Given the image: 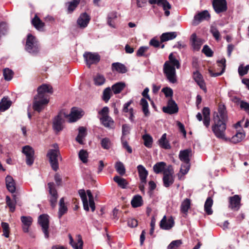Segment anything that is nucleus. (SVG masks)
<instances>
[{
	"instance_id": "obj_10",
	"label": "nucleus",
	"mask_w": 249,
	"mask_h": 249,
	"mask_svg": "<svg viewBox=\"0 0 249 249\" xmlns=\"http://www.w3.org/2000/svg\"><path fill=\"white\" fill-rule=\"evenodd\" d=\"M174 171L171 166H168L163 172V182L165 187H168L174 182Z\"/></svg>"
},
{
	"instance_id": "obj_34",
	"label": "nucleus",
	"mask_w": 249,
	"mask_h": 249,
	"mask_svg": "<svg viewBox=\"0 0 249 249\" xmlns=\"http://www.w3.org/2000/svg\"><path fill=\"white\" fill-rule=\"evenodd\" d=\"M12 102L7 97H3L0 102V111H4L11 106Z\"/></svg>"
},
{
	"instance_id": "obj_27",
	"label": "nucleus",
	"mask_w": 249,
	"mask_h": 249,
	"mask_svg": "<svg viewBox=\"0 0 249 249\" xmlns=\"http://www.w3.org/2000/svg\"><path fill=\"white\" fill-rule=\"evenodd\" d=\"M5 182L7 190L11 193L16 191V183L13 178L10 176H7L5 178Z\"/></svg>"
},
{
	"instance_id": "obj_7",
	"label": "nucleus",
	"mask_w": 249,
	"mask_h": 249,
	"mask_svg": "<svg viewBox=\"0 0 249 249\" xmlns=\"http://www.w3.org/2000/svg\"><path fill=\"white\" fill-rule=\"evenodd\" d=\"M67 117L68 114L64 110H62L54 117L53 121V128L56 132H59L63 129L64 119Z\"/></svg>"
},
{
	"instance_id": "obj_33",
	"label": "nucleus",
	"mask_w": 249,
	"mask_h": 249,
	"mask_svg": "<svg viewBox=\"0 0 249 249\" xmlns=\"http://www.w3.org/2000/svg\"><path fill=\"white\" fill-rule=\"evenodd\" d=\"M13 199L11 200L10 196H6V203L7 205L9 207L10 211L13 212L15 210L16 204L17 203L16 196L14 195L13 196Z\"/></svg>"
},
{
	"instance_id": "obj_18",
	"label": "nucleus",
	"mask_w": 249,
	"mask_h": 249,
	"mask_svg": "<svg viewBox=\"0 0 249 249\" xmlns=\"http://www.w3.org/2000/svg\"><path fill=\"white\" fill-rule=\"evenodd\" d=\"M210 18V15L207 10H204L196 15L192 22V25L196 26L203 20H208Z\"/></svg>"
},
{
	"instance_id": "obj_3",
	"label": "nucleus",
	"mask_w": 249,
	"mask_h": 249,
	"mask_svg": "<svg viewBox=\"0 0 249 249\" xmlns=\"http://www.w3.org/2000/svg\"><path fill=\"white\" fill-rule=\"evenodd\" d=\"M179 61L171 53L169 55V60L166 61L163 67V71L167 79L172 84L177 82L176 69L180 68Z\"/></svg>"
},
{
	"instance_id": "obj_29",
	"label": "nucleus",
	"mask_w": 249,
	"mask_h": 249,
	"mask_svg": "<svg viewBox=\"0 0 249 249\" xmlns=\"http://www.w3.org/2000/svg\"><path fill=\"white\" fill-rule=\"evenodd\" d=\"M139 177L142 183H146V178L148 175V172L145 168L142 165H139L137 166Z\"/></svg>"
},
{
	"instance_id": "obj_28",
	"label": "nucleus",
	"mask_w": 249,
	"mask_h": 249,
	"mask_svg": "<svg viewBox=\"0 0 249 249\" xmlns=\"http://www.w3.org/2000/svg\"><path fill=\"white\" fill-rule=\"evenodd\" d=\"M21 221L22 223V228L24 232H28V229L33 222L32 218L30 216H22L21 217Z\"/></svg>"
},
{
	"instance_id": "obj_22",
	"label": "nucleus",
	"mask_w": 249,
	"mask_h": 249,
	"mask_svg": "<svg viewBox=\"0 0 249 249\" xmlns=\"http://www.w3.org/2000/svg\"><path fill=\"white\" fill-rule=\"evenodd\" d=\"M191 42L193 49L198 51L204 43V40L198 37L196 34H193L191 36Z\"/></svg>"
},
{
	"instance_id": "obj_9",
	"label": "nucleus",
	"mask_w": 249,
	"mask_h": 249,
	"mask_svg": "<svg viewBox=\"0 0 249 249\" xmlns=\"http://www.w3.org/2000/svg\"><path fill=\"white\" fill-rule=\"evenodd\" d=\"M59 154V152L58 150L55 149L49 150L47 155L49 159L51 167L54 171H56L58 168L57 157Z\"/></svg>"
},
{
	"instance_id": "obj_14",
	"label": "nucleus",
	"mask_w": 249,
	"mask_h": 249,
	"mask_svg": "<svg viewBox=\"0 0 249 249\" xmlns=\"http://www.w3.org/2000/svg\"><path fill=\"white\" fill-rule=\"evenodd\" d=\"M149 2L151 4L156 3L159 6L161 7L164 11V15L167 17L169 16L171 5L166 0H149Z\"/></svg>"
},
{
	"instance_id": "obj_42",
	"label": "nucleus",
	"mask_w": 249,
	"mask_h": 249,
	"mask_svg": "<svg viewBox=\"0 0 249 249\" xmlns=\"http://www.w3.org/2000/svg\"><path fill=\"white\" fill-rule=\"evenodd\" d=\"M140 105L142 106V111L144 116L147 117L150 114V112L148 109V104L147 100L142 98L140 101Z\"/></svg>"
},
{
	"instance_id": "obj_32",
	"label": "nucleus",
	"mask_w": 249,
	"mask_h": 249,
	"mask_svg": "<svg viewBox=\"0 0 249 249\" xmlns=\"http://www.w3.org/2000/svg\"><path fill=\"white\" fill-rule=\"evenodd\" d=\"M112 70L113 71H116L118 72L124 73L127 71L126 67L123 64L116 62L112 64Z\"/></svg>"
},
{
	"instance_id": "obj_16",
	"label": "nucleus",
	"mask_w": 249,
	"mask_h": 249,
	"mask_svg": "<svg viewBox=\"0 0 249 249\" xmlns=\"http://www.w3.org/2000/svg\"><path fill=\"white\" fill-rule=\"evenodd\" d=\"M174 219L172 216L166 217L164 215L160 222V227L161 229L169 230L174 226Z\"/></svg>"
},
{
	"instance_id": "obj_51",
	"label": "nucleus",
	"mask_w": 249,
	"mask_h": 249,
	"mask_svg": "<svg viewBox=\"0 0 249 249\" xmlns=\"http://www.w3.org/2000/svg\"><path fill=\"white\" fill-rule=\"evenodd\" d=\"M80 0H71L69 1L67 4L68 5V10L69 13H71L77 6L79 3Z\"/></svg>"
},
{
	"instance_id": "obj_60",
	"label": "nucleus",
	"mask_w": 249,
	"mask_h": 249,
	"mask_svg": "<svg viewBox=\"0 0 249 249\" xmlns=\"http://www.w3.org/2000/svg\"><path fill=\"white\" fill-rule=\"evenodd\" d=\"M7 29V25L4 22L0 23V37L4 35Z\"/></svg>"
},
{
	"instance_id": "obj_58",
	"label": "nucleus",
	"mask_w": 249,
	"mask_h": 249,
	"mask_svg": "<svg viewBox=\"0 0 249 249\" xmlns=\"http://www.w3.org/2000/svg\"><path fill=\"white\" fill-rule=\"evenodd\" d=\"M162 91L164 93L166 97H172L173 95V90L170 88H164L162 89Z\"/></svg>"
},
{
	"instance_id": "obj_55",
	"label": "nucleus",
	"mask_w": 249,
	"mask_h": 249,
	"mask_svg": "<svg viewBox=\"0 0 249 249\" xmlns=\"http://www.w3.org/2000/svg\"><path fill=\"white\" fill-rule=\"evenodd\" d=\"M111 93V89L110 88L105 89L103 91V99L106 101L107 102L110 98V94Z\"/></svg>"
},
{
	"instance_id": "obj_37",
	"label": "nucleus",
	"mask_w": 249,
	"mask_h": 249,
	"mask_svg": "<svg viewBox=\"0 0 249 249\" xmlns=\"http://www.w3.org/2000/svg\"><path fill=\"white\" fill-rule=\"evenodd\" d=\"M117 17V13L115 12H111L108 13L107 18V24L109 26L112 28H115V20Z\"/></svg>"
},
{
	"instance_id": "obj_15",
	"label": "nucleus",
	"mask_w": 249,
	"mask_h": 249,
	"mask_svg": "<svg viewBox=\"0 0 249 249\" xmlns=\"http://www.w3.org/2000/svg\"><path fill=\"white\" fill-rule=\"evenodd\" d=\"M162 111L169 114L176 113L178 111V108L175 101L172 99L169 100L167 105L162 107Z\"/></svg>"
},
{
	"instance_id": "obj_63",
	"label": "nucleus",
	"mask_w": 249,
	"mask_h": 249,
	"mask_svg": "<svg viewBox=\"0 0 249 249\" xmlns=\"http://www.w3.org/2000/svg\"><path fill=\"white\" fill-rule=\"evenodd\" d=\"M240 107L244 109L247 113L249 114V103L241 101L240 104Z\"/></svg>"
},
{
	"instance_id": "obj_26",
	"label": "nucleus",
	"mask_w": 249,
	"mask_h": 249,
	"mask_svg": "<svg viewBox=\"0 0 249 249\" xmlns=\"http://www.w3.org/2000/svg\"><path fill=\"white\" fill-rule=\"evenodd\" d=\"M218 67L221 68V71L219 72H213L212 70H209V73L211 76L216 77L222 74L225 71L226 68V59L222 58L217 61Z\"/></svg>"
},
{
	"instance_id": "obj_44",
	"label": "nucleus",
	"mask_w": 249,
	"mask_h": 249,
	"mask_svg": "<svg viewBox=\"0 0 249 249\" xmlns=\"http://www.w3.org/2000/svg\"><path fill=\"white\" fill-rule=\"evenodd\" d=\"M191 206V200L188 198L185 199L182 202L180 206L181 212L186 213L190 209Z\"/></svg>"
},
{
	"instance_id": "obj_40",
	"label": "nucleus",
	"mask_w": 249,
	"mask_h": 249,
	"mask_svg": "<svg viewBox=\"0 0 249 249\" xmlns=\"http://www.w3.org/2000/svg\"><path fill=\"white\" fill-rule=\"evenodd\" d=\"M32 23L34 27L38 30L42 29L44 26V23L36 15L32 19Z\"/></svg>"
},
{
	"instance_id": "obj_8",
	"label": "nucleus",
	"mask_w": 249,
	"mask_h": 249,
	"mask_svg": "<svg viewBox=\"0 0 249 249\" xmlns=\"http://www.w3.org/2000/svg\"><path fill=\"white\" fill-rule=\"evenodd\" d=\"M84 60L89 68L92 64H96L100 60V56L97 53L86 52L83 54Z\"/></svg>"
},
{
	"instance_id": "obj_46",
	"label": "nucleus",
	"mask_w": 249,
	"mask_h": 249,
	"mask_svg": "<svg viewBox=\"0 0 249 249\" xmlns=\"http://www.w3.org/2000/svg\"><path fill=\"white\" fill-rule=\"evenodd\" d=\"M125 84L123 82H118L112 86V89L114 94H118L124 88Z\"/></svg>"
},
{
	"instance_id": "obj_11",
	"label": "nucleus",
	"mask_w": 249,
	"mask_h": 249,
	"mask_svg": "<svg viewBox=\"0 0 249 249\" xmlns=\"http://www.w3.org/2000/svg\"><path fill=\"white\" fill-rule=\"evenodd\" d=\"M22 153L26 156V162L27 165H31L34 161V150L29 145H26L22 147Z\"/></svg>"
},
{
	"instance_id": "obj_6",
	"label": "nucleus",
	"mask_w": 249,
	"mask_h": 249,
	"mask_svg": "<svg viewBox=\"0 0 249 249\" xmlns=\"http://www.w3.org/2000/svg\"><path fill=\"white\" fill-rule=\"evenodd\" d=\"M109 108L107 107H104L102 110L99 111V114L101 116L100 120L103 125L107 128H112L114 126L113 119L108 116Z\"/></svg>"
},
{
	"instance_id": "obj_2",
	"label": "nucleus",
	"mask_w": 249,
	"mask_h": 249,
	"mask_svg": "<svg viewBox=\"0 0 249 249\" xmlns=\"http://www.w3.org/2000/svg\"><path fill=\"white\" fill-rule=\"evenodd\" d=\"M37 91V95L34 98L33 107L35 110L39 112L49 103V99L45 93H52L53 91L50 85L43 84L38 88Z\"/></svg>"
},
{
	"instance_id": "obj_43",
	"label": "nucleus",
	"mask_w": 249,
	"mask_h": 249,
	"mask_svg": "<svg viewBox=\"0 0 249 249\" xmlns=\"http://www.w3.org/2000/svg\"><path fill=\"white\" fill-rule=\"evenodd\" d=\"M131 204L134 208L141 206L142 205V196L139 195L134 196L131 200Z\"/></svg>"
},
{
	"instance_id": "obj_31",
	"label": "nucleus",
	"mask_w": 249,
	"mask_h": 249,
	"mask_svg": "<svg viewBox=\"0 0 249 249\" xmlns=\"http://www.w3.org/2000/svg\"><path fill=\"white\" fill-rule=\"evenodd\" d=\"M158 144L162 148L165 149H169L171 148V145L169 142L166 139V134H163L161 137L158 141Z\"/></svg>"
},
{
	"instance_id": "obj_57",
	"label": "nucleus",
	"mask_w": 249,
	"mask_h": 249,
	"mask_svg": "<svg viewBox=\"0 0 249 249\" xmlns=\"http://www.w3.org/2000/svg\"><path fill=\"white\" fill-rule=\"evenodd\" d=\"M79 157L84 163L87 162L88 153L84 150H81L79 152Z\"/></svg>"
},
{
	"instance_id": "obj_30",
	"label": "nucleus",
	"mask_w": 249,
	"mask_h": 249,
	"mask_svg": "<svg viewBox=\"0 0 249 249\" xmlns=\"http://www.w3.org/2000/svg\"><path fill=\"white\" fill-rule=\"evenodd\" d=\"M87 135L86 128L83 126H80L78 128V134L76 138V141L80 144H84L83 140Z\"/></svg>"
},
{
	"instance_id": "obj_41",
	"label": "nucleus",
	"mask_w": 249,
	"mask_h": 249,
	"mask_svg": "<svg viewBox=\"0 0 249 249\" xmlns=\"http://www.w3.org/2000/svg\"><path fill=\"white\" fill-rule=\"evenodd\" d=\"M113 180L121 188L123 189L126 188L128 183L125 179L116 176L114 177Z\"/></svg>"
},
{
	"instance_id": "obj_54",
	"label": "nucleus",
	"mask_w": 249,
	"mask_h": 249,
	"mask_svg": "<svg viewBox=\"0 0 249 249\" xmlns=\"http://www.w3.org/2000/svg\"><path fill=\"white\" fill-rule=\"evenodd\" d=\"M210 32L216 40H219L220 39V33L218 30L215 26H212Z\"/></svg>"
},
{
	"instance_id": "obj_45",
	"label": "nucleus",
	"mask_w": 249,
	"mask_h": 249,
	"mask_svg": "<svg viewBox=\"0 0 249 249\" xmlns=\"http://www.w3.org/2000/svg\"><path fill=\"white\" fill-rule=\"evenodd\" d=\"M190 163H184V164L181 165L180 169V172L178 174V178L179 179H181L182 177L188 172L190 169Z\"/></svg>"
},
{
	"instance_id": "obj_21",
	"label": "nucleus",
	"mask_w": 249,
	"mask_h": 249,
	"mask_svg": "<svg viewBox=\"0 0 249 249\" xmlns=\"http://www.w3.org/2000/svg\"><path fill=\"white\" fill-rule=\"evenodd\" d=\"M241 197L238 195H234L229 197V207L234 211H238L240 207Z\"/></svg>"
},
{
	"instance_id": "obj_59",
	"label": "nucleus",
	"mask_w": 249,
	"mask_h": 249,
	"mask_svg": "<svg viewBox=\"0 0 249 249\" xmlns=\"http://www.w3.org/2000/svg\"><path fill=\"white\" fill-rule=\"evenodd\" d=\"M202 52L207 56L210 57L213 55L212 51L207 45H205L203 47Z\"/></svg>"
},
{
	"instance_id": "obj_13",
	"label": "nucleus",
	"mask_w": 249,
	"mask_h": 249,
	"mask_svg": "<svg viewBox=\"0 0 249 249\" xmlns=\"http://www.w3.org/2000/svg\"><path fill=\"white\" fill-rule=\"evenodd\" d=\"M49 187V194L50 195V202L53 208L56 206L58 195L56 190L55 188L54 184L53 182H49L48 183Z\"/></svg>"
},
{
	"instance_id": "obj_1",
	"label": "nucleus",
	"mask_w": 249,
	"mask_h": 249,
	"mask_svg": "<svg viewBox=\"0 0 249 249\" xmlns=\"http://www.w3.org/2000/svg\"><path fill=\"white\" fill-rule=\"evenodd\" d=\"M227 119L226 107L224 105H220L218 112H214L213 114L214 124L212 126V130L217 138L225 140H227L225 135Z\"/></svg>"
},
{
	"instance_id": "obj_53",
	"label": "nucleus",
	"mask_w": 249,
	"mask_h": 249,
	"mask_svg": "<svg viewBox=\"0 0 249 249\" xmlns=\"http://www.w3.org/2000/svg\"><path fill=\"white\" fill-rule=\"evenodd\" d=\"M181 244L182 241L181 240L173 241L168 246V249H178Z\"/></svg>"
},
{
	"instance_id": "obj_50",
	"label": "nucleus",
	"mask_w": 249,
	"mask_h": 249,
	"mask_svg": "<svg viewBox=\"0 0 249 249\" xmlns=\"http://www.w3.org/2000/svg\"><path fill=\"white\" fill-rule=\"evenodd\" d=\"M115 168L117 172L121 176H123L125 173V168L124 164L121 161H118L116 163Z\"/></svg>"
},
{
	"instance_id": "obj_5",
	"label": "nucleus",
	"mask_w": 249,
	"mask_h": 249,
	"mask_svg": "<svg viewBox=\"0 0 249 249\" xmlns=\"http://www.w3.org/2000/svg\"><path fill=\"white\" fill-rule=\"evenodd\" d=\"M25 49L33 55L37 54L40 51V45L37 39L30 34L27 35Z\"/></svg>"
},
{
	"instance_id": "obj_48",
	"label": "nucleus",
	"mask_w": 249,
	"mask_h": 249,
	"mask_svg": "<svg viewBox=\"0 0 249 249\" xmlns=\"http://www.w3.org/2000/svg\"><path fill=\"white\" fill-rule=\"evenodd\" d=\"M245 134L242 132H237L236 134L233 136L231 138V142L233 143H238L244 139Z\"/></svg>"
},
{
	"instance_id": "obj_62",
	"label": "nucleus",
	"mask_w": 249,
	"mask_h": 249,
	"mask_svg": "<svg viewBox=\"0 0 249 249\" xmlns=\"http://www.w3.org/2000/svg\"><path fill=\"white\" fill-rule=\"evenodd\" d=\"M130 127L127 124H123L122 126V133L123 135H126L129 133Z\"/></svg>"
},
{
	"instance_id": "obj_38",
	"label": "nucleus",
	"mask_w": 249,
	"mask_h": 249,
	"mask_svg": "<svg viewBox=\"0 0 249 249\" xmlns=\"http://www.w3.org/2000/svg\"><path fill=\"white\" fill-rule=\"evenodd\" d=\"M213 204V199L210 197H208L205 202L204 210L208 215H210L213 213V212L211 208Z\"/></svg>"
},
{
	"instance_id": "obj_61",
	"label": "nucleus",
	"mask_w": 249,
	"mask_h": 249,
	"mask_svg": "<svg viewBox=\"0 0 249 249\" xmlns=\"http://www.w3.org/2000/svg\"><path fill=\"white\" fill-rule=\"evenodd\" d=\"M148 47H145V46H142L141 47L137 52V55L138 56H143L144 54V53L147 51L148 50Z\"/></svg>"
},
{
	"instance_id": "obj_35",
	"label": "nucleus",
	"mask_w": 249,
	"mask_h": 249,
	"mask_svg": "<svg viewBox=\"0 0 249 249\" xmlns=\"http://www.w3.org/2000/svg\"><path fill=\"white\" fill-rule=\"evenodd\" d=\"M177 36V34L176 32H167L163 33L160 37L161 42L168 41L175 38Z\"/></svg>"
},
{
	"instance_id": "obj_39",
	"label": "nucleus",
	"mask_w": 249,
	"mask_h": 249,
	"mask_svg": "<svg viewBox=\"0 0 249 249\" xmlns=\"http://www.w3.org/2000/svg\"><path fill=\"white\" fill-rule=\"evenodd\" d=\"M166 163L164 162L161 161L157 163L153 166V170L156 174H159L161 172H164L165 168Z\"/></svg>"
},
{
	"instance_id": "obj_19",
	"label": "nucleus",
	"mask_w": 249,
	"mask_h": 249,
	"mask_svg": "<svg viewBox=\"0 0 249 249\" xmlns=\"http://www.w3.org/2000/svg\"><path fill=\"white\" fill-rule=\"evenodd\" d=\"M213 6L215 12L217 13L226 11L227 9L226 0H213Z\"/></svg>"
},
{
	"instance_id": "obj_47",
	"label": "nucleus",
	"mask_w": 249,
	"mask_h": 249,
	"mask_svg": "<svg viewBox=\"0 0 249 249\" xmlns=\"http://www.w3.org/2000/svg\"><path fill=\"white\" fill-rule=\"evenodd\" d=\"M94 84L96 86L103 85L106 81L105 77L100 74H96L93 78Z\"/></svg>"
},
{
	"instance_id": "obj_49",
	"label": "nucleus",
	"mask_w": 249,
	"mask_h": 249,
	"mask_svg": "<svg viewBox=\"0 0 249 249\" xmlns=\"http://www.w3.org/2000/svg\"><path fill=\"white\" fill-rule=\"evenodd\" d=\"M142 139L144 141V145L150 148L152 147L153 143V138L149 134H144L142 136Z\"/></svg>"
},
{
	"instance_id": "obj_23",
	"label": "nucleus",
	"mask_w": 249,
	"mask_h": 249,
	"mask_svg": "<svg viewBox=\"0 0 249 249\" xmlns=\"http://www.w3.org/2000/svg\"><path fill=\"white\" fill-rule=\"evenodd\" d=\"M90 17L86 13L81 14L77 20L78 26L81 28H84L87 26L90 20Z\"/></svg>"
},
{
	"instance_id": "obj_25",
	"label": "nucleus",
	"mask_w": 249,
	"mask_h": 249,
	"mask_svg": "<svg viewBox=\"0 0 249 249\" xmlns=\"http://www.w3.org/2000/svg\"><path fill=\"white\" fill-rule=\"evenodd\" d=\"M193 78L199 86L200 89L206 92V87L202 75L197 71L194 72Z\"/></svg>"
},
{
	"instance_id": "obj_64",
	"label": "nucleus",
	"mask_w": 249,
	"mask_h": 249,
	"mask_svg": "<svg viewBox=\"0 0 249 249\" xmlns=\"http://www.w3.org/2000/svg\"><path fill=\"white\" fill-rule=\"evenodd\" d=\"M127 224L129 227L134 228L138 225V222L136 219L131 218L128 220Z\"/></svg>"
},
{
	"instance_id": "obj_17",
	"label": "nucleus",
	"mask_w": 249,
	"mask_h": 249,
	"mask_svg": "<svg viewBox=\"0 0 249 249\" xmlns=\"http://www.w3.org/2000/svg\"><path fill=\"white\" fill-rule=\"evenodd\" d=\"M70 244L74 249H83V242L80 234H76L75 237H72L69 234Z\"/></svg>"
},
{
	"instance_id": "obj_36",
	"label": "nucleus",
	"mask_w": 249,
	"mask_h": 249,
	"mask_svg": "<svg viewBox=\"0 0 249 249\" xmlns=\"http://www.w3.org/2000/svg\"><path fill=\"white\" fill-rule=\"evenodd\" d=\"M68 208L66 206L64 202V199L62 197L59 201V211H58V217L61 218V216L67 213Z\"/></svg>"
},
{
	"instance_id": "obj_56",
	"label": "nucleus",
	"mask_w": 249,
	"mask_h": 249,
	"mask_svg": "<svg viewBox=\"0 0 249 249\" xmlns=\"http://www.w3.org/2000/svg\"><path fill=\"white\" fill-rule=\"evenodd\" d=\"M101 144L104 149H108L111 145V142L108 138H105L102 140Z\"/></svg>"
},
{
	"instance_id": "obj_4",
	"label": "nucleus",
	"mask_w": 249,
	"mask_h": 249,
	"mask_svg": "<svg viewBox=\"0 0 249 249\" xmlns=\"http://www.w3.org/2000/svg\"><path fill=\"white\" fill-rule=\"evenodd\" d=\"M79 194L82 200L84 209L86 211H89V206L92 212L95 209L93 196L90 190L87 191V194L83 189L79 191Z\"/></svg>"
},
{
	"instance_id": "obj_20",
	"label": "nucleus",
	"mask_w": 249,
	"mask_h": 249,
	"mask_svg": "<svg viewBox=\"0 0 249 249\" xmlns=\"http://www.w3.org/2000/svg\"><path fill=\"white\" fill-rule=\"evenodd\" d=\"M38 223L41 227L44 233H48L49 225V216L47 214H41L38 218Z\"/></svg>"
},
{
	"instance_id": "obj_24",
	"label": "nucleus",
	"mask_w": 249,
	"mask_h": 249,
	"mask_svg": "<svg viewBox=\"0 0 249 249\" xmlns=\"http://www.w3.org/2000/svg\"><path fill=\"white\" fill-rule=\"evenodd\" d=\"M192 150L190 148L181 150L179 154V160L184 163H190Z\"/></svg>"
},
{
	"instance_id": "obj_52",
	"label": "nucleus",
	"mask_w": 249,
	"mask_h": 249,
	"mask_svg": "<svg viewBox=\"0 0 249 249\" xmlns=\"http://www.w3.org/2000/svg\"><path fill=\"white\" fill-rule=\"evenodd\" d=\"M3 74L5 80L7 81L11 80L13 77V72L12 70L8 68L3 70Z\"/></svg>"
},
{
	"instance_id": "obj_12",
	"label": "nucleus",
	"mask_w": 249,
	"mask_h": 249,
	"mask_svg": "<svg viewBox=\"0 0 249 249\" xmlns=\"http://www.w3.org/2000/svg\"><path fill=\"white\" fill-rule=\"evenodd\" d=\"M84 114V112L82 109L72 107L70 114H68L67 118L69 119V122H74L81 118Z\"/></svg>"
}]
</instances>
